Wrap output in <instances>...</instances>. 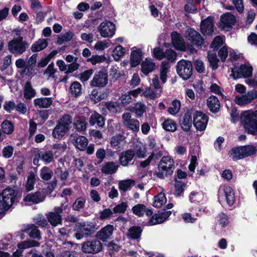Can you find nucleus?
<instances>
[{
  "instance_id": "f257e3e1",
  "label": "nucleus",
  "mask_w": 257,
  "mask_h": 257,
  "mask_svg": "<svg viewBox=\"0 0 257 257\" xmlns=\"http://www.w3.org/2000/svg\"><path fill=\"white\" fill-rule=\"evenodd\" d=\"M18 192L15 189L8 187L0 193V214H5L14 207L17 200Z\"/></svg>"
},
{
  "instance_id": "f03ea898",
  "label": "nucleus",
  "mask_w": 257,
  "mask_h": 257,
  "mask_svg": "<svg viewBox=\"0 0 257 257\" xmlns=\"http://www.w3.org/2000/svg\"><path fill=\"white\" fill-rule=\"evenodd\" d=\"M241 122L248 133L257 134V110L244 111L241 115Z\"/></svg>"
},
{
  "instance_id": "7ed1b4c3",
  "label": "nucleus",
  "mask_w": 257,
  "mask_h": 257,
  "mask_svg": "<svg viewBox=\"0 0 257 257\" xmlns=\"http://www.w3.org/2000/svg\"><path fill=\"white\" fill-rule=\"evenodd\" d=\"M175 169L173 159L169 156L162 158L158 164V171H156V175L160 178L164 176L171 175Z\"/></svg>"
},
{
  "instance_id": "20e7f679",
  "label": "nucleus",
  "mask_w": 257,
  "mask_h": 257,
  "mask_svg": "<svg viewBox=\"0 0 257 257\" xmlns=\"http://www.w3.org/2000/svg\"><path fill=\"white\" fill-rule=\"evenodd\" d=\"M28 46L27 42L23 40V38L20 36L9 42L8 49L14 54L21 55L26 51Z\"/></svg>"
},
{
  "instance_id": "39448f33",
  "label": "nucleus",
  "mask_w": 257,
  "mask_h": 257,
  "mask_svg": "<svg viewBox=\"0 0 257 257\" xmlns=\"http://www.w3.org/2000/svg\"><path fill=\"white\" fill-rule=\"evenodd\" d=\"M218 198L220 202L226 201L229 206H232L235 202V195L233 189L229 186H221L218 190Z\"/></svg>"
},
{
  "instance_id": "423d86ee",
  "label": "nucleus",
  "mask_w": 257,
  "mask_h": 257,
  "mask_svg": "<svg viewBox=\"0 0 257 257\" xmlns=\"http://www.w3.org/2000/svg\"><path fill=\"white\" fill-rule=\"evenodd\" d=\"M176 70L181 77L184 80H187L192 74V63L189 61L182 59L178 62Z\"/></svg>"
},
{
  "instance_id": "0eeeda50",
  "label": "nucleus",
  "mask_w": 257,
  "mask_h": 257,
  "mask_svg": "<svg viewBox=\"0 0 257 257\" xmlns=\"http://www.w3.org/2000/svg\"><path fill=\"white\" fill-rule=\"evenodd\" d=\"M252 67L248 64L241 65L240 67H234L231 69L230 76L233 79L240 78H248L252 73Z\"/></svg>"
},
{
  "instance_id": "6e6552de",
  "label": "nucleus",
  "mask_w": 257,
  "mask_h": 257,
  "mask_svg": "<svg viewBox=\"0 0 257 257\" xmlns=\"http://www.w3.org/2000/svg\"><path fill=\"white\" fill-rule=\"evenodd\" d=\"M257 98V89H251L245 94L236 95L234 99V102L239 106H244L251 103Z\"/></svg>"
},
{
  "instance_id": "1a4fd4ad",
  "label": "nucleus",
  "mask_w": 257,
  "mask_h": 257,
  "mask_svg": "<svg viewBox=\"0 0 257 257\" xmlns=\"http://www.w3.org/2000/svg\"><path fill=\"white\" fill-rule=\"evenodd\" d=\"M94 228V225L91 223H79L77 226L76 232L74 235L77 239H81L93 233Z\"/></svg>"
},
{
  "instance_id": "9d476101",
  "label": "nucleus",
  "mask_w": 257,
  "mask_h": 257,
  "mask_svg": "<svg viewBox=\"0 0 257 257\" xmlns=\"http://www.w3.org/2000/svg\"><path fill=\"white\" fill-rule=\"evenodd\" d=\"M115 26L112 22L105 21L102 22L98 27L97 30L103 38H111L115 34Z\"/></svg>"
},
{
  "instance_id": "9b49d317",
  "label": "nucleus",
  "mask_w": 257,
  "mask_h": 257,
  "mask_svg": "<svg viewBox=\"0 0 257 257\" xmlns=\"http://www.w3.org/2000/svg\"><path fill=\"white\" fill-rule=\"evenodd\" d=\"M122 123L124 126L133 132H138L140 130V122L135 118H132L129 112H125L122 115Z\"/></svg>"
},
{
  "instance_id": "f8f14e48",
  "label": "nucleus",
  "mask_w": 257,
  "mask_h": 257,
  "mask_svg": "<svg viewBox=\"0 0 257 257\" xmlns=\"http://www.w3.org/2000/svg\"><path fill=\"white\" fill-rule=\"evenodd\" d=\"M102 245L101 242L96 239L88 240L84 242L82 250L85 253H96L101 251Z\"/></svg>"
},
{
  "instance_id": "ddd939ff",
  "label": "nucleus",
  "mask_w": 257,
  "mask_h": 257,
  "mask_svg": "<svg viewBox=\"0 0 257 257\" xmlns=\"http://www.w3.org/2000/svg\"><path fill=\"white\" fill-rule=\"evenodd\" d=\"M236 23V18L230 13H226L221 15L219 27L224 31H229Z\"/></svg>"
},
{
  "instance_id": "4468645a",
  "label": "nucleus",
  "mask_w": 257,
  "mask_h": 257,
  "mask_svg": "<svg viewBox=\"0 0 257 257\" xmlns=\"http://www.w3.org/2000/svg\"><path fill=\"white\" fill-rule=\"evenodd\" d=\"M108 83V75L103 71H99L95 73L92 80L90 81V85L93 87H103Z\"/></svg>"
},
{
  "instance_id": "2eb2a0df",
  "label": "nucleus",
  "mask_w": 257,
  "mask_h": 257,
  "mask_svg": "<svg viewBox=\"0 0 257 257\" xmlns=\"http://www.w3.org/2000/svg\"><path fill=\"white\" fill-rule=\"evenodd\" d=\"M208 121V117L200 111H196L194 115L193 123L196 128L200 131H204Z\"/></svg>"
},
{
  "instance_id": "dca6fc26",
  "label": "nucleus",
  "mask_w": 257,
  "mask_h": 257,
  "mask_svg": "<svg viewBox=\"0 0 257 257\" xmlns=\"http://www.w3.org/2000/svg\"><path fill=\"white\" fill-rule=\"evenodd\" d=\"M62 211L61 207H56L54 209V211L48 213L47 219L53 226H56L62 223V217L60 214Z\"/></svg>"
},
{
  "instance_id": "f3484780",
  "label": "nucleus",
  "mask_w": 257,
  "mask_h": 257,
  "mask_svg": "<svg viewBox=\"0 0 257 257\" xmlns=\"http://www.w3.org/2000/svg\"><path fill=\"white\" fill-rule=\"evenodd\" d=\"M186 38L197 46H201L204 43V40L201 35L192 29H188L185 33Z\"/></svg>"
},
{
  "instance_id": "a211bd4d",
  "label": "nucleus",
  "mask_w": 257,
  "mask_h": 257,
  "mask_svg": "<svg viewBox=\"0 0 257 257\" xmlns=\"http://www.w3.org/2000/svg\"><path fill=\"white\" fill-rule=\"evenodd\" d=\"M45 199L43 194L39 192L27 194L23 199L22 203L26 205H30L31 203H38Z\"/></svg>"
},
{
  "instance_id": "6ab92c4d",
  "label": "nucleus",
  "mask_w": 257,
  "mask_h": 257,
  "mask_svg": "<svg viewBox=\"0 0 257 257\" xmlns=\"http://www.w3.org/2000/svg\"><path fill=\"white\" fill-rule=\"evenodd\" d=\"M143 53L142 49L133 47L131 49L130 56V65L132 67L137 66L142 59Z\"/></svg>"
},
{
  "instance_id": "aec40b11",
  "label": "nucleus",
  "mask_w": 257,
  "mask_h": 257,
  "mask_svg": "<svg viewBox=\"0 0 257 257\" xmlns=\"http://www.w3.org/2000/svg\"><path fill=\"white\" fill-rule=\"evenodd\" d=\"M71 140L74 146L81 151L84 150L88 145V140L86 138L77 134L72 135Z\"/></svg>"
},
{
  "instance_id": "412c9836",
  "label": "nucleus",
  "mask_w": 257,
  "mask_h": 257,
  "mask_svg": "<svg viewBox=\"0 0 257 257\" xmlns=\"http://www.w3.org/2000/svg\"><path fill=\"white\" fill-rule=\"evenodd\" d=\"M113 230L114 227L113 225H107L97 232L96 237L103 241H106L110 238Z\"/></svg>"
},
{
  "instance_id": "4be33fe9",
  "label": "nucleus",
  "mask_w": 257,
  "mask_h": 257,
  "mask_svg": "<svg viewBox=\"0 0 257 257\" xmlns=\"http://www.w3.org/2000/svg\"><path fill=\"white\" fill-rule=\"evenodd\" d=\"M172 42L175 48L179 50L185 51V45L184 40L181 36L177 32L174 31L171 33Z\"/></svg>"
},
{
  "instance_id": "5701e85b",
  "label": "nucleus",
  "mask_w": 257,
  "mask_h": 257,
  "mask_svg": "<svg viewBox=\"0 0 257 257\" xmlns=\"http://www.w3.org/2000/svg\"><path fill=\"white\" fill-rule=\"evenodd\" d=\"M135 157V152L128 150L122 152L119 156V160L122 166H127L130 164Z\"/></svg>"
},
{
  "instance_id": "b1692460",
  "label": "nucleus",
  "mask_w": 257,
  "mask_h": 257,
  "mask_svg": "<svg viewBox=\"0 0 257 257\" xmlns=\"http://www.w3.org/2000/svg\"><path fill=\"white\" fill-rule=\"evenodd\" d=\"M201 31L204 35H210L213 32V24L211 18L208 17L206 19L202 21Z\"/></svg>"
},
{
  "instance_id": "393cba45",
  "label": "nucleus",
  "mask_w": 257,
  "mask_h": 257,
  "mask_svg": "<svg viewBox=\"0 0 257 257\" xmlns=\"http://www.w3.org/2000/svg\"><path fill=\"white\" fill-rule=\"evenodd\" d=\"M171 214V211H168L163 212H158L154 215L150 219L151 225H156L162 223Z\"/></svg>"
},
{
  "instance_id": "a878e982",
  "label": "nucleus",
  "mask_w": 257,
  "mask_h": 257,
  "mask_svg": "<svg viewBox=\"0 0 257 257\" xmlns=\"http://www.w3.org/2000/svg\"><path fill=\"white\" fill-rule=\"evenodd\" d=\"M89 122L91 126L96 124L99 127H103L105 124V118L101 114L95 111L90 115Z\"/></svg>"
},
{
  "instance_id": "bb28decb",
  "label": "nucleus",
  "mask_w": 257,
  "mask_h": 257,
  "mask_svg": "<svg viewBox=\"0 0 257 257\" xmlns=\"http://www.w3.org/2000/svg\"><path fill=\"white\" fill-rule=\"evenodd\" d=\"M118 166V164L115 162H107L102 165L101 171L105 174H112L117 171Z\"/></svg>"
},
{
  "instance_id": "cd10ccee",
  "label": "nucleus",
  "mask_w": 257,
  "mask_h": 257,
  "mask_svg": "<svg viewBox=\"0 0 257 257\" xmlns=\"http://www.w3.org/2000/svg\"><path fill=\"white\" fill-rule=\"evenodd\" d=\"M155 67V63L152 59L149 58H146L141 64L142 71L145 75L152 72Z\"/></svg>"
},
{
  "instance_id": "c85d7f7f",
  "label": "nucleus",
  "mask_w": 257,
  "mask_h": 257,
  "mask_svg": "<svg viewBox=\"0 0 257 257\" xmlns=\"http://www.w3.org/2000/svg\"><path fill=\"white\" fill-rule=\"evenodd\" d=\"M180 125L182 129L186 132L190 130L192 125V113L187 111L180 120Z\"/></svg>"
},
{
  "instance_id": "c756f323",
  "label": "nucleus",
  "mask_w": 257,
  "mask_h": 257,
  "mask_svg": "<svg viewBox=\"0 0 257 257\" xmlns=\"http://www.w3.org/2000/svg\"><path fill=\"white\" fill-rule=\"evenodd\" d=\"M207 104L210 111L213 113L217 112L220 109V102L215 96L211 95L207 99Z\"/></svg>"
},
{
  "instance_id": "7c9ffc66",
  "label": "nucleus",
  "mask_w": 257,
  "mask_h": 257,
  "mask_svg": "<svg viewBox=\"0 0 257 257\" xmlns=\"http://www.w3.org/2000/svg\"><path fill=\"white\" fill-rule=\"evenodd\" d=\"M69 129L70 127H67L58 123L53 131L52 135L56 139H61Z\"/></svg>"
},
{
  "instance_id": "2f4dec72",
  "label": "nucleus",
  "mask_w": 257,
  "mask_h": 257,
  "mask_svg": "<svg viewBox=\"0 0 257 257\" xmlns=\"http://www.w3.org/2000/svg\"><path fill=\"white\" fill-rule=\"evenodd\" d=\"M53 102L51 97H40L35 99L34 103L36 106L39 108H46L49 107Z\"/></svg>"
},
{
  "instance_id": "473e14b6",
  "label": "nucleus",
  "mask_w": 257,
  "mask_h": 257,
  "mask_svg": "<svg viewBox=\"0 0 257 257\" xmlns=\"http://www.w3.org/2000/svg\"><path fill=\"white\" fill-rule=\"evenodd\" d=\"M48 45V39H40L31 46V51L33 52H39L46 48Z\"/></svg>"
},
{
  "instance_id": "72a5a7b5",
  "label": "nucleus",
  "mask_w": 257,
  "mask_h": 257,
  "mask_svg": "<svg viewBox=\"0 0 257 257\" xmlns=\"http://www.w3.org/2000/svg\"><path fill=\"white\" fill-rule=\"evenodd\" d=\"M146 106L140 102L136 103L134 106L130 109L132 112H134L137 117H141L146 111Z\"/></svg>"
},
{
  "instance_id": "f704fd0d",
  "label": "nucleus",
  "mask_w": 257,
  "mask_h": 257,
  "mask_svg": "<svg viewBox=\"0 0 257 257\" xmlns=\"http://www.w3.org/2000/svg\"><path fill=\"white\" fill-rule=\"evenodd\" d=\"M38 157L43 161L45 164H48L53 161L54 154L51 151H41L38 154Z\"/></svg>"
},
{
  "instance_id": "c9c22d12",
  "label": "nucleus",
  "mask_w": 257,
  "mask_h": 257,
  "mask_svg": "<svg viewBox=\"0 0 257 257\" xmlns=\"http://www.w3.org/2000/svg\"><path fill=\"white\" fill-rule=\"evenodd\" d=\"M125 52V48L118 45L112 51V56L115 61H118L124 55Z\"/></svg>"
},
{
  "instance_id": "e433bc0d",
  "label": "nucleus",
  "mask_w": 257,
  "mask_h": 257,
  "mask_svg": "<svg viewBox=\"0 0 257 257\" xmlns=\"http://www.w3.org/2000/svg\"><path fill=\"white\" fill-rule=\"evenodd\" d=\"M170 66L169 63L163 62L160 68V79L163 83H166L167 81V74L169 72Z\"/></svg>"
},
{
  "instance_id": "4c0bfd02",
  "label": "nucleus",
  "mask_w": 257,
  "mask_h": 257,
  "mask_svg": "<svg viewBox=\"0 0 257 257\" xmlns=\"http://www.w3.org/2000/svg\"><path fill=\"white\" fill-rule=\"evenodd\" d=\"M39 245L40 243L34 240H25L17 244L18 248L23 251L25 249L35 246H39Z\"/></svg>"
},
{
  "instance_id": "58836bf2",
  "label": "nucleus",
  "mask_w": 257,
  "mask_h": 257,
  "mask_svg": "<svg viewBox=\"0 0 257 257\" xmlns=\"http://www.w3.org/2000/svg\"><path fill=\"white\" fill-rule=\"evenodd\" d=\"M167 202V198L164 193L161 192L154 197L153 206L156 208L162 207Z\"/></svg>"
},
{
  "instance_id": "ea45409f",
  "label": "nucleus",
  "mask_w": 257,
  "mask_h": 257,
  "mask_svg": "<svg viewBox=\"0 0 257 257\" xmlns=\"http://www.w3.org/2000/svg\"><path fill=\"white\" fill-rule=\"evenodd\" d=\"M74 125L79 132L84 131L86 128V121L84 117H77L75 118Z\"/></svg>"
},
{
  "instance_id": "a19ab883",
  "label": "nucleus",
  "mask_w": 257,
  "mask_h": 257,
  "mask_svg": "<svg viewBox=\"0 0 257 257\" xmlns=\"http://www.w3.org/2000/svg\"><path fill=\"white\" fill-rule=\"evenodd\" d=\"M142 232V229L141 227L133 226L129 229L127 235L133 239H137L141 237Z\"/></svg>"
},
{
  "instance_id": "79ce46f5",
  "label": "nucleus",
  "mask_w": 257,
  "mask_h": 257,
  "mask_svg": "<svg viewBox=\"0 0 257 257\" xmlns=\"http://www.w3.org/2000/svg\"><path fill=\"white\" fill-rule=\"evenodd\" d=\"M163 128L166 131L174 132L177 130V124L172 119L168 118L162 123Z\"/></svg>"
},
{
  "instance_id": "37998d69",
  "label": "nucleus",
  "mask_w": 257,
  "mask_h": 257,
  "mask_svg": "<svg viewBox=\"0 0 257 257\" xmlns=\"http://www.w3.org/2000/svg\"><path fill=\"white\" fill-rule=\"evenodd\" d=\"M53 175V171L48 167H43L40 171V176L44 181L50 180Z\"/></svg>"
},
{
  "instance_id": "c03bdc74",
  "label": "nucleus",
  "mask_w": 257,
  "mask_h": 257,
  "mask_svg": "<svg viewBox=\"0 0 257 257\" xmlns=\"http://www.w3.org/2000/svg\"><path fill=\"white\" fill-rule=\"evenodd\" d=\"M242 147L233 148L231 150V155L233 160L236 161L244 157Z\"/></svg>"
},
{
  "instance_id": "a18cd8bd",
  "label": "nucleus",
  "mask_w": 257,
  "mask_h": 257,
  "mask_svg": "<svg viewBox=\"0 0 257 257\" xmlns=\"http://www.w3.org/2000/svg\"><path fill=\"white\" fill-rule=\"evenodd\" d=\"M105 105L109 111L113 113H117L121 111V105L118 102H107Z\"/></svg>"
},
{
  "instance_id": "49530a36",
  "label": "nucleus",
  "mask_w": 257,
  "mask_h": 257,
  "mask_svg": "<svg viewBox=\"0 0 257 257\" xmlns=\"http://www.w3.org/2000/svg\"><path fill=\"white\" fill-rule=\"evenodd\" d=\"M162 93V90H160L159 93H157L155 90L150 87L146 88L145 90H143L142 95L145 97L151 99H154L156 97L160 96Z\"/></svg>"
},
{
  "instance_id": "de8ad7c7",
  "label": "nucleus",
  "mask_w": 257,
  "mask_h": 257,
  "mask_svg": "<svg viewBox=\"0 0 257 257\" xmlns=\"http://www.w3.org/2000/svg\"><path fill=\"white\" fill-rule=\"evenodd\" d=\"M27 230H30L29 233V236L33 238L40 240L41 239V236L40 232L38 228L34 225L30 224L27 226Z\"/></svg>"
},
{
  "instance_id": "09e8293b",
  "label": "nucleus",
  "mask_w": 257,
  "mask_h": 257,
  "mask_svg": "<svg viewBox=\"0 0 257 257\" xmlns=\"http://www.w3.org/2000/svg\"><path fill=\"white\" fill-rule=\"evenodd\" d=\"M1 127L3 133L7 135L11 134L14 130V125L8 120H5L2 122Z\"/></svg>"
},
{
  "instance_id": "8fccbe9b",
  "label": "nucleus",
  "mask_w": 257,
  "mask_h": 257,
  "mask_svg": "<svg viewBox=\"0 0 257 257\" xmlns=\"http://www.w3.org/2000/svg\"><path fill=\"white\" fill-rule=\"evenodd\" d=\"M123 139V137L120 134H116L112 137L110 144L112 148L118 149L120 148V144Z\"/></svg>"
},
{
  "instance_id": "3c124183",
  "label": "nucleus",
  "mask_w": 257,
  "mask_h": 257,
  "mask_svg": "<svg viewBox=\"0 0 257 257\" xmlns=\"http://www.w3.org/2000/svg\"><path fill=\"white\" fill-rule=\"evenodd\" d=\"M36 181V175L34 173L30 172L28 176L27 181L26 185V189L27 191H31L34 188Z\"/></svg>"
},
{
  "instance_id": "603ef678",
  "label": "nucleus",
  "mask_w": 257,
  "mask_h": 257,
  "mask_svg": "<svg viewBox=\"0 0 257 257\" xmlns=\"http://www.w3.org/2000/svg\"><path fill=\"white\" fill-rule=\"evenodd\" d=\"M180 107L181 102L175 99L172 101L171 106L168 108V111L170 114L175 115L179 111Z\"/></svg>"
},
{
  "instance_id": "864d4df0",
  "label": "nucleus",
  "mask_w": 257,
  "mask_h": 257,
  "mask_svg": "<svg viewBox=\"0 0 257 257\" xmlns=\"http://www.w3.org/2000/svg\"><path fill=\"white\" fill-rule=\"evenodd\" d=\"M203 198L204 195L201 191H193L189 195V200L192 203H199L203 199Z\"/></svg>"
},
{
  "instance_id": "5fc2aeb1",
  "label": "nucleus",
  "mask_w": 257,
  "mask_h": 257,
  "mask_svg": "<svg viewBox=\"0 0 257 257\" xmlns=\"http://www.w3.org/2000/svg\"><path fill=\"white\" fill-rule=\"evenodd\" d=\"M109 40H104L97 41L94 46V49L97 51H103L110 46Z\"/></svg>"
},
{
  "instance_id": "6e6d98bb",
  "label": "nucleus",
  "mask_w": 257,
  "mask_h": 257,
  "mask_svg": "<svg viewBox=\"0 0 257 257\" xmlns=\"http://www.w3.org/2000/svg\"><path fill=\"white\" fill-rule=\"evenodd\" d=\"M74 36V33L72 32H68L64 34L60 35L57 38V43L59 44H62L65 42L71 40Z\"/></svg>"
},
{
  "instance_id": "4d7b16f0",
  "label": "nucleus",
  "mask_w": 257,
  "mask_h": 257,
  "mask_svg": "<svg viewBox=\"0 0 257 257\" xmlns=\"http://www.w3.org/2000/svg\"><path fill=\"white\" fill-rule=\"evenodd\" d=\"M53 149L54 150V152H53V154L57 157L65 152L66 149V145L64 143L55 144L53 145Z\"/></svg>"
},
{
  "instance_id": "13d9d810",
  "label": "nucleus",
  "mask_w": 257,
  "mask_h": 257,
  "mask_svg": "<svg viewBox=\"0 0 257 257\" xmlns=\"http://www.w3.org/2000/svg\"><path fill=\"white\" fill-rule=\"evenodd\" d=\"M70 90L73 95L77 96L81 93V85L79 82L75 81L71 84Z\"/></svg>"
},
{
  "instance_id": "bf43d9fd",
  "label": "nucleus",
  "mask_w": 257,
  "mask_h": 257,
  "mask_svg": "<svg viewBox=\"0 0 257 257\" xmlns=\"http://www.w3.org/2000/svg\"><path fill=\"white\" fill-rule=\"evenodd\" d=\"M35 95V90L32 88L30 82H27L24 88V97L26 99H31Z\"/></svg>"
},
{
  "instance_id": "052dcab7",
  "label": "nucleus",
  "mask_w": 257,
  "mask_h": 257,
  "mask_svg": "<svg viewBox=\"0 0 257 257\" xmlns=\"http://www.w3.org/2000/svg\"><path fill=\"white\" fill-rule=\"evenodd\" d=\"M242 147L245 158L253 155L257 152V148L255 146L247 145Z\"/></svg>"
},
{
  "instance_id": "680f3d73",
  "label": "nucleus",
  "mask_w": 257,
  "mask_h": 257,
  "mask_svg": "<svg viewBox=\"0 0 257 257\" xmlns=\"http://www.w3.org/2000/svg\"><path fill=\"white\" fill-rule=\"evenodd\" d=\"M86 202V200L84 197H80L74 201L72 207L74 210L79 211L83 208Z\"/></svg>"
},
{
  "instance_id": "e2e57ef3",
  "label": "nucleus",
  "mask_w": 257,
  "mask_h": 257,
  "mask_svg": "<svg viewBox=\"0 0 257 257\" xmlns=\"http://www.w3.org/2000/svg\"><path fill=\"white\" fill-rule=\"evenodd\" d=\"M106 60V57L104 55H95L87 60L88 62H90L93 65L101 63Z\"/></svg>"
},
{
  "instance_id": "0e129e2a",
  "label": "nucleus",
  "mask_w": 257,
  "mask_h": 257,
  "mask_svg": "<svg viewBox=\"0 0 257 257\" xmlns=\"http://www.w3.org/2000/svg\"><path fill=\"white\" fill-rule=\"evenodd\" d=\"M146 211V206L141 204H139L134 206L132 208L133 212L136 215L140 217L142 216Z\"/></svg>"
},
{
  "instance_id": "69168bd1",
  "label": "nucleus",
  "mask_w": 257,
  "mask_h": 257,
  "mask_svg": "<svg viewBox=\"0 0 257 257\" xmlns=\"http://www.w3.org/2000/svg\"><path fill=\"white\" fill-rule=\"evenodd\" d=\"M134 182L132 180H125L119 182V188L120 190L126 191L130 189L131 186L133 185Z\"/></svg>"
},
{
  "instance_id": "338daca9",
  "label": "nucleus",
  "mask_w": 257,
  "mask_h": 257,
  "mask_svg": "<svg viewBox=\"0 0 257 257\" xmlns=\"http://www.w3.org/2000/svg\"><path fill=\"white\" fill-rule=\"evenodd\" d=\"M134 151L135 155L136 154L139 158H143L146 156V149L145 146L143 144H140L139 146L137 145Z\"/></svg>"
},
{
  "instance_id": "774afa93",
  "label": "nucleus",
  "mask_w": 257,
  "mask_h": 257,
  "mask_svg": "<svg viewBox=\"0 0 257 257\" xmlns=\"http://www.w3.org/2000/svg\"><path fill=\"white\" fill-rule=\"evenodd\" d=\"M14 151V148L12 146H6L2 150V156L5 159H9L13 156Z\"/></svg>"
}]
</instances>
